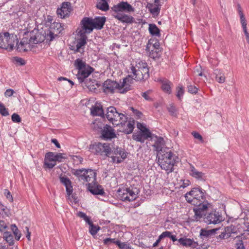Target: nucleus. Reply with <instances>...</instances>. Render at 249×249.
I'll return each instance as SVG.
<instances>
[{"instance_id": "obj_1", "label": "nucleus", "mask_w": 249, "mask_h": 249, "mask_svg": "<svg viewBox=\"0 0 249 249\" xmlns=\"http://www.w3.org/2000/svg\"><path fill=\"white\" fill-rule=\"evenodd\" d=\"M158 163L167 174L174 171V166L178 157L169 149H165L157 153Z\"/></svg>"}, {"instance_id": "obj_2", "label": "nucleus", "mask_w": 249, "mask_h": 249, "mask_svg": "<svg viewBox=\"0 0 249 249\" xmlns=\"http://www.w3.org/2000/svg\"><path fill=\"white\" fill-rule=\"evenodd\" d=\"M130 70L132 74L128 75L126 77H130L131 80L130 82H127L129 85V90L131 89V84L133 83V80L137 81H144L147 79L149 76V69L147 64L145 62L139 61L135 65L132 66Z\"/></svg>"}, {"instance_id": "obj_3", "label": "nucleus", "mask_w": 249, "mask_h": 249, "mask_svg": "<svg viewBox=\"0 0 249 249\" xmlns=\"http://www.w3.org/2000/svg\"><path fill=\"white\" fill-rule=\"evenodd\" d=\"M129 80H131L130 77H125L123 79V82L120 84L116 81L107 80L103 84L104 91L113 93L117 91L121 93H124L129 90V85L126 84L127 82H130Z\"/></svg>"}, {"instance_id": "obj_4", "label": "nucleus", "mask_w": 249, "mask_h": 249, "mask_svg": "<svg viewBox=\"0 0 249 249\" xmlns=\"http://www.w3.org/2000/svg\"><path fill=\"white\" fill-rule=\"evenodd\" d=\"M74 65L78 70L76 75L79 83L84 82L93 71L92 67L87 65L84 61L79 58L74 61Z\"/></svg>"}, {"instance_id": "obj_5", "label": "nucleus", "mask_w": 249, "mask_h": 249, "mask_svg": "<svg viewBox=\"0 0 249 249\" xmlns=\"http://www.w3.org/2000/svg\"><path fill=\"white\" fill-rule=\"evenodd\" d=\"M106 117L110 123L116 125H125L127 120V117L124 114L119 113L114 107H107Z\"/></svg>"}, {"instance_id": "obj_6", "label": "nucleus", "mask_w": 249, "mask_h": 249, "mask_svg": "<svg viewBox=\"0 0 249 249\" xmlns=\"http://www.w3.org/2000/svg\"><path fill=\"white\" fill-rule=\"evenodd\" d=\"M72 173L77 177L79 180H82L84 183L88 182V185L90 183L94 184L96 182V173L93 170L73 169Z\"/></svg>"}, {"instance_id": "obj_7", "label": "nucleus", "mask_w": 249, "mask_h": 249, "mask_svg": "<svg viewBox=\"0 0 249 249\" xmlns=\"http://www.w3.org/2000/svg\"><path fill=\"white\" fill-rule=\"evenodd\" d=\"M185 197L188 203L193 205L201 204L206 199L204 193L200 188L192 189L185 194Z\"/></svg>"}, {"instance_id": "obj_8", "label": "nucleus", "mask_w": 249, "mask_h": 249, "mask_svg": "<svg viewBox=\"0 0 249 249\" xmlns=\"http://www.w3.org/2000/svg\"><path fill=\"white\" fill-rule=\"evenodd\" d=\"M90 151L97 155L109 157L111 154V147L108 143L98 142L89 146Z\"/></svg>"}, {"instance_id": "obj_9", "label": "nucleus", "mask_w": 249, "mask_h": 249, "mask_svg": "<svg viewBox=\"0 0 249 249\" xmlns=\"http://www.w3.org/2000/svg\"><path fill=\"white\" fill-rule=\"evenodd\" d=\"M15 43L17 44V39H15L13 36L10 37L9 33L0 34V48L12 50Z\"/></svg>"}, {"instance_id": "obj_10", "label": "nucleus", "mask_w": 249, "mask_h": 249, "mask_svg": "<svg viewBox=\"0 0 249 249\" xmlns=\"http://www.w3.org/2000/svg\"><path fill=\"white\" fill-rule=\"evenodd\" d=\"M113 13H122V12L131 13L135 11L131 5L127 1H121L111 7Z\"/></svg>"}, {"instance_id": "obj_11", "label": "nucleus", "mask_w": 249, "mask_h": 249, "mask_svg": "<svg viewBox=\"0 0 249 249\" xmlns=\"http://www.w3.org/2000/svg\"><path fill=\"white\" fill-rule=\"evenodd\" d=\"M119 194L123 201H131L137 197L138 193L130 188H127L123 190H118Z\"/></svg>"}, {"instance_id": "obj_12", "label": "nucleus", "mask_w": 249, "mask_h": 249, "mask_svg": "<svg viewBox=\"0 0 249 249\" xmlns=\"http://www.w3.org/2000/svg\"><path fill=\"white\" fill-rule=\"evenodd\" d=\"M78 35L80 37L76 40L75 46H71V50H73L74 53H82L84 52L85 47L87 43V36L86 35L84 34V33H78Z\"/></svg>"}, {"instance_id": "obj_13", "label": "nucleus", "mask_w": 249, "mask_h": 249, "mask_svg": "<svg viewBox=\"0 0 249 249\" xmlns=\"http://www.w3.org/2000/svg\"><path fill=\"white\" fill-rule=\"evenodd\" d=\"M81 28L79 30L78 33H83L86 35V33H90L93 30V24L92 23V18L85 17L82 19L81 21Z\"/></svg>"}, {"instance_id": "obj_14", "label": "nucleus", "mask_w": 249, "mask_h": 249, "mask_svg": "<svg viewBox=\"0 0 249 249\" xmlns=\"http://www.w3.org/2000/svg\"><path fill=\"white\" fill-rule=\"evenodd\" d=\"M111 154H112L111 156V161L113 163H120L126 157V153L119 147H117L114 151L111 150Z\"/></svg>"}, {"instance_id": "obj_15", "label": "nucleus", "mask_w": 249, "mask_h": 249, "mask_svg": "<svg viewBox=\"0 0 249 249\" xmlns=\"http://www.w3.org/2000/svg\"><path fill=\"white\" fill-rule=\"evenodd\" d=\"M204 221L208 224H216L222 221V216L219 212L213 211L206 216Z\"/></svg>"}, {"instance_id": "obj_16", "label": "nucleus", "mask_w": 249, "mask_h": 249, "mask_svg": "<svg viewBox=\"0 0 249 249\" xmlns=\"http://www.w3.org/2000/svg\"><path fill=\"white\" fill-rule=\"evenodd\" d=\"M70 3L69 2H63L61 7L57 10V14L58 17L64 18L68 16L70 13Z\"/></svg>"}, {"instance_id": "obj_17", "label": "nucleus", "mask_w": 249, "mask_h": 249, "mask_svg": "<svg viewBox=\"0 0 249 249\" xmlns=\"http://www.w3.org/2000/svg\"><path fill=\"white\" fill-rule=\"evenodd\" d=\"M84 82L86 86L90 91L94 92H97L99 91L98 89L101 87V85L95 80L89 78V80L86 79Z\"/></svg>"}, {"instance_id": "obj_18", "label": "nucleus", "mask_w": 249, "mask_h": 249, "mask_svg": "<svg viewBox=\"0 0 249 249\" xmlns=\"http://www.w3.org/2000/svg\"><path fill=\"white\" fill-rule=\"evenodd\" d=\"M102 135L105 139H111L116 136L114 129L107 124L105 126L102 130Z\"/></svg>"}, {"instance_id": "obj_19", "label": "nucleus", "mask_w": 249, "mask_h": 249, "mask_svg": "<svg viewBox=\"0 0 249 249\" xmlns=\"http://www.w3.org/2000/svg\"><path fill=\"white\" fill-rule=\"evenodd\" d=\"M112 16L120 21L126 23H131L133 21V18L132 16H128L124 13H112Z\"/></svg>"}, {"instance_id": "obj_20", "label": "nucleus", "mask_w": 249, "mask_h": 249, "mask_svg": "<svg viewBox=\"0 0 249 249\" xmlns=\"http://www.w3.org/2000/svg\"><path fill=\"white\" fill-rule=\"evenodd\" d=\"M165 142L163 138L160 137H156V140H155L154 144L153 146L154 147L155 150L157 152V153L161 152L163 150L165 149H169L167 147H164Z\"/></svg>"}, {"instance_id": "obj_21", "label": "nucleus", "mask_w": 249, "mask_h": 249, "mask_svg": "<svg viewBox=\"0 0 249 249\" xmlns=\"http://www.w3.org/2000/svg\"><path fill=\"white\" fill-rule=\"evenodd\" d=\"M159 43L158 41H155L154 43L149 41L147 44L146 50L148 52H149V56L151 57H155L156 56L154 54V53H156V54L158 53V50H159Z\"/></svg>"}, {"instance_id": "obj_22", "label": "nucleus", "mask_w": 249, "mask_h": 249, "mask_svg": "<svg viewBox=\"0 0 249 249\" xmlns=\"http://www.w3.org/2000/svg\"><path fill=\"white\" fill-rule=\"evenodd\" d=\"M60 180L65 186L68 199H70V196L72 194L73 191L71 181L66 177H60Z\"/></svg>"}, {"instance_id": "obj_23", "label": "nucleus", "mask_w": 249, "mask_h": 249, "mask_svg": "<svg viewBox=\"0 0 249 249\" xmlns=\"http://www.w3.org/2000/svg\"><path fill=\"white\" fill-rule=\"evenodd\" d=\"M94 184L91 183L89 184L88 189L89 191L93 195H103L105 194L104 189L102 188L101 186L97 185L94 186Z\"/></svg>"}, {"instance_id": "obj_24", "label": "nucleus", "mask_w": 249, "mask_h": 249, "mask_svg": "<svg viewBox=\"0 0 249 249\" xmlns=\"http://www.w3.org/2000/svg\"><path fill=\"white\" fill-rule=\"evenodd\" d=\"M17 50L20 52H25L27 51L28 48H30V46L28 43V38H23L20 41V43L18 44Z\"/></svg>"}, {"instance_id": "obj_25", "label": "nucleus", "mask_w": 249, "mask_h": 249, "mask_svg": "<svg viewBox=\"0 0 249 249\" xmlns=\"http://www.w3.org/2000/svg\"><path fill=\"white\" fill-rule=\"evenodd\" d=\"M106 22V18L104 17H98L94 19H92V23L94 29H101Z\"/></svg>"}, {"instance_id": "obj_26", "label": "nucleus", "mask_w": 249, "mask_h": 249, "mask_svg": "<svg viewBox=\"0 0 249 249\" xmlns=\"http://www.w3.org/2000/svg\"><path fill=\"white\" fill-rule=\"evenodd\" d=\"M190 174L191 176L194 178H197V179L203 180H205V174L204 173L198 171L193 166L191 165V170Z\"/></svg>"}, {"instance_id": "obj_27", "label": "nucleus", "mask_w": 249, "mask_h": 249, "mask_svg": "<svg viewBox=\"0 0 249 249\" xmlns=\"http://www.w3.org/2000/svg\"><path fill=\"white\" fill-rule=\"evenodd\" d=\"M214 74L215 75V80L219 83H223L225 81V76L223 72L219 69L214 70Z\"/></svg>"}, {"instance_id": "obj_28", "label": "nucleus", "mask_w": 249, "mask_h": 249, "mask_svg": "<svg viewBox=\"0 0 249 249\" xmlns=\"http://www.w3.org/2000/svg\"><path fill=\"white\" fill-rule=\"evenodd\" d=\"M108 0H98L97 7L102 11H106L108 10L109 6L107 3Z\"/></svg>"}, {"instance_id": "obj_29", "label": "nucleus", "mask_w": 249, "mask_h": 249, "mask_svg": "<svg viewBox=\"0 0 249 249\" xmlns=\"http://www.w3.org/2000/svg\"><path fill=\"white\" fill-rule=\"evenodd\" d=\"M91 113L93 116H102L104 115V111L102 107L100 106H96L93 107L90 109Z\"/></svg>"}, {"instance_id": "obj_30", "label": "nucleus", "mask_w": 249, "mask_h": 249, "mask_svg": "<svg viewBox=\"0 0 249 249\" xmlns=\"http://www.w3.org/2000/svg\"><path fill=\"white\" fill-rule=\"evenodd\" d=\"M149 31L152 36H160V29L154 24H150L149 25Z\"/></svg>"}, {"instance_id": "obj_31", "label": "nucleus", "mask_w": 249, "mask_h": 249, "mask_svg": "<svg viewBox=\"0 0 249 249\" xmlns=\"http://www.w3.org/2000/svg\"><path fill=\"white\" fill-rule=\"evenodd\" d=\"M216 230V229H212L209 230L201 229L200 235L202 238H207L214 234Z\"/></svg>"}, {"instance_id": "obj_32", "label": "nucleus", "mask_w": 249, "mask_h": 249, "mask_svg": "<svg viewBox=\"0 0 249 249\" xmlns=\"http://www.w3.org/2000/svg\"><path fill=\"white\" fill-rule=\"evenodd\" d=\"M178 241L180 245L185 247H190L193 243V240L187 238H180Z\"/></svg>"}, {"instance_id": "obj_33", "label": "nucleus", "mask_w": 249, "mask_h": 249, "mask_svg": "<svg viewBox=\"0 0 249 249\" xmlns=\"http://www.w3.org/2000/svg\"><path fill=\"white\" fill-rule=\"evenodd\" d=\"M237 221H240V222L243 223L244 226L243 229H244V231H249V214H246L244 217L243 220L239 219Z\"/></svg>"}, {"instance_id": "obj_34", "label": "nucleus", "mask_w": 249, "mask_h": 249, "mask_svg": "<svg viewBox=\"0 0 249 249\" xmlns=\"http://www.w3.org/2000/svg\"><path fill=\"white\" fill-rule=\"evenodd\" d=\"M126 123V128L124 129V132L126 134H130L132 132L134 128V121H129L128 122H126L125 123Z\"/></svg>"}, {"instance_id": "obj_35", "label": "nucleus", "mask_w": 249, "mask_h": 249, "mask_svg": "<svg viewBox=\"0 0 249 249\" xmlns=\"http://www.w3.org/2000/svg\"><path fill=\"white\" fill-rule=\"evenodd\" d=\"M3 238L10 246L14 244L13 236L10 232H5L3 234Z\"/></svg>"}, {"instance_id": "obj_36", "label": "nucleus", "mask_w": 249, "mask_h": 249, "mask_svg": "<svg viewBox=\"0 0 249 249\" xmlns=\"http://www.w3.org/2000/svg\"><path fill=\"white\" fill-rule=\"evenodd\" d=\"M150 12L155 15H158L160 13V2L158 3H155L154 2V5H152L150 9Z\"/></svg>"}, {"instance_id": "obj_37", "label": "nucleus", "mask_w": 249, "mask_h": 249, "mask_svg": "<svg viewBox=\"0 0 249 249\" xmlns=\"http://www.w3.org/2000/svg\"><path fill=\"white\" fill-rule=\"evenodd\" d=\"M201 204H198V205H194L195 206H197V208L199 210L202 211L204 213L206 211L208 207V206L210 205L207 201L205 199L204 202L200 203Z\"/></svg>"}, {"instance_id": "obj_38", "label": "nucleus", "mask_w": 249, "mask_h": 249, "mask_svg": "<svg viewBox=\"0 0 249 249\" xmlns=\"http://www.w3.org/2000/svg\"><path fill=\"white\" fill-rule=\"evenodd\" d=\"M161 88L164 92L168 94L171 93V83L170 82L167 81L163 82Z\"/></svg>"}, {"instance_id": "obj_39", "label": "nucleus", "mask_w": 249, "mask_h": 249, "mask_svg": "<svg viewBox=\"0 0 249 249\" xmlns=\"http://www.w3.org/2000/svg\"><path fill=\"white\" fill-rule=\"evenodd\" d=\"M11 230L15 235V239L17 240H19L21 237V234L15 224L11 225Z\"/></svg>"}, {"instance_id": "obj_40", "label": "nucleus", "mask_w": 249, "mask_h": 249, "mask_svg": "<svg viewBox=\"0 0 249 249\" xmlns=\"http://www.w3.org/2000/svg\"><path fill=\"white\" fill-rule=\"evenodd\" d=\"M12 61L19 66H23L26 64V61L22 58L18 57L17 56L13 57L12 58Z\"/></svg>"}, {"instance_id": "obj_41", "label": "nucleus", "mask_w": 249, "mask_h": 249, "mask_svg": "<svg viewBox=\"0 0 249 249\" xmlns=\"http://www.w3.org/2000/svg\"><path fill=\"white\" fill-rule=\"evenodd\" d=\"M50 28L51 30L53 31H55V29H56V34H59L62 30V29H61V24L58 22L53 23Z\"/></svg>"}, {"instance_id": "obj_42", "label": "nucleus", "mask_w": 249, "mask_h": 249, "mask_svg": "<svg viewBox=\"0 0 249 249\" xmlns=\"http://www.w3.org/2000/svg\"><path fill=\"white\" fill-rule=\"evenodd\" d=\"M239 15L240 17L241 23L242 24V27L244 30L247 29V22L245 17L244 15L242 10L241 9L239 10Z\"/></svg>"}, {"instance_id": "obj_43", "label": "nucleus", "mask_w": 249, "mask_h": 249, "mask_svg": "<svg viewBox=\"0 0 249 249\" xmlns=\"http://www.w3.org/2000/svg\"><path fill=\"white\" fill-rule=\"evenodd\" d=\"M194 211L195 212L194 217L196 220H198L201 218L202 217L203 215L204 214V213L202 211L199 210L197 208L194 209Z\"/></svg>"}, {"instance_id": "obj_44", "label": "nucleus", "mask_w": 249, "mask_h": 249, "mask_svg": "<svg viewBox=\"0 0 249 249\" xmlns=\"http://www.w3.org/2000/svg\"><path fill=\"white\" fill-rule=\"evenodd\" d=\"M141 133H142V135L143 136V138H144L145 140L147 139L148 138L151 137V132L146 127H143L142 129H141Z\"/></svg>"}, {"instance_id": "obj_45", "label": "nucleus", "mask_w": 249, "mask_h": 249, "mask_svg": "<svg viewBox=\"0 0 249 249\" xmlns=\"http://www.w3.org/2000/svg\"><path fill=\"white\" fill-rule=\"evenodd\" d=\"M133 138L134 140H136L138 142H143L145 141L144 138H143V136L142 135L141 132L139 133L133 134Z\"/></svg>"}, {"instance_id": "obj_46", "label": "nucleus", "mask_w": 249, "mask_h": 249, "mask_svg": "<svg viewBox=\"0 0 249 249\" xmlns=\"http://www.w3.org/2000/svg\"><path fill=\"white\" fill-rule=\"evenodd\" d=\"M0 113L1 115L7 116L9 115L8 109L4 107V105L0 102Z\"/></svg>"}, {"instance_id": "obj_47", "label": "nucleus", "mask_w": 249, "mask_h": 249, "mask_svg": "<svg viewBox=\"0 0 249 249\" xmlns=\"http://www.w3.org/2000/svg\"><path fill=\"white\" fill-rule=\"evenodd\" d=\"M100 228L98 226H94L93 224L89 226V232L92 235H95L100 230Z\"/></svg>"}, {"instance_id": "obj_48", "label": "nucleus", "mask_w": 249, "mask_h": 249, "mask_svg": "<svg viewBox=\"0 0 249 249\" xmlns=\"http://www.w3.org/2000/svg\"><path fill=\"white\" fill-rule=\"evenodd\" d=\"M55 154L53 152H48L46 154L45 159L49 160V161L55 162Z\"/></svg>"}, {"instance_id": "obj_49", "label": "nucleus", "mask_w": 249, "mask_h": 249, "mask_svg": "<svg viewBox=\"0 0 249 249\" xmlns=\"http://www.w3.org/2000/svg\"><path fill=\"white\" fill-rule=\"evenodd\" d=\"M11 119L14 123H20L21 121V118L17 113H14L11 116Z\"/></svg>"}, {"instance_id": "obj_50", "label": "nucleus", "mask_w": 249, "mask_h": 249, "mask_svg": "<svg viewBox=\"0 0 249 249\" xmlns=\"http://www.w3.org/2000/svg\"><path fill=\"white\" fill-rule=\"evenodd\" d=\"M188 91L192 94H196L197 92V88L194 86L189 85L187 87Z\"/></svg>"}, {"instance_id": "obj_51", "label": "nucleus", "mask_w": 249, "mask_h": 249, "mask_svg": "<svg viewBox=\"0 0 249 249\" xmlns=\"http://www.w3.org/2000/svg\"><path fill=\"white\" fill-rule=\"evenodd\" d=\"M168 110L169 112L170 113L171 115L172 116H176L177 115V110L175 106L172 105H171L168 107Z\"/></svg>"}, {"instance_id": "obj_52", "label": "nucleus", "mask_w": 249, "mask_h": 249, "mask_svg": "<svg viewBox=\"0 0 249 249\" xmlns=\"http://www.w3.org/2000/svg\"><path fill=\"white\" fill-rule=\"evenodd\" d=\"M56 164L55 162L49 161V160L45 159V165L49 168H53Z\"/></svg>"}, {"instance_id": "obj_53", "label": "nucleus", "mask_w": 249, "mask_h": 249, "mask_svg": "<svg viewBox=\"0 0 249 249\" xmlns=\"http://www.w3.org/2000/svg\"><path fill=\"white\" fill-rule=\"evenodd\" d=\"M64 155V154L62 153L55 154V162L56 161H58L59 162L62 161V159H65Z\"/></svg>"}, {"instance_id": "obj_54", "label": "nucleus", "mask_w": 249, "mask_h": 249, "mask_svg": "<svg viewBox=\"0 0 249 249\" xmlns=\"http://www.w3.org/2000/svg\"><path fill=\"white\" fill-rule=\"evenodd\" d=\"M192 134L195 139H197L202 142L203 141L202 136L199 133L194 131L192 133Z\"/></svg>"}, {"instance_id": "obj_55", "label": "nucleus", "mask_w": 249, "mask_h": 249, "mask_svg": "<svg viewBox=\"0 0 249 249\" xmlns=\"http://www.w3.org/2000/svg\"><path fill=\"white\" fill-rule=\"evenodd\" d=\"M171 232L169 231H165L163 232L159 236L160 238L162 239L165 237H170L171 235Z\"/></svg>"}, {"instance_id": "obj_56", "label": "nucleus", "mask_w": 249, "mask_h": 249, "mask_svg": "<svg viewBox=\"0 0 249 249\" xmlns=\"http://www.w3.org/2000/svg\"><path fill=\"white\" fill-rule=\"evenodd\" d=\"M184 94V90L182 89V88H178V89L177 93V97L178 98V99H180L181 97L183 96Z\"/></svg>"}, {"instance_id": "obj_57", "label": "nucleus", "mask_w": 249, "mask_h": 249, "mask_svg": "<svg viewBox=\"0 0 249 249\" xmlns=\"http://www.w3.org/2000/svg\"><path fill=\"white\" fill-rule=\"evenodd\" d=\"M54 32H55V31L51 30L50 31L49 33L47 35L48 37H49V39L51 41L53 40L55 36H56V35L57 34L56 33V34H55Z\"/></svg>"}, {"instance_id": "obj_58", "label": "nucleus", "mask_w": 249, "mask_h": 249, "mask_svg": "<svg viewBox=\"0 0 249 249\" xmlns=\"http://www.w3.org/2000/svg\"><path fill=\"white\" fill-rule=\"evenodd\" d=\"M231 228L230 226H228L225 228L224 232L227 235H228V238L231 236V233H233Z\"/></svg>"}, {"instance_id": "obj_59", "label": "nucleus", "mask_w": 249, "mask_h": 249, "mask_svg": "<svg viewBox=\"0 0 249 249\" xmlns=\"http://www.w3.org/2000/svg\"><path fill=\"white\" fill-rule=\"evenodd\" d=\"M236 249H245L242 240H239L238 242L236 243Z\"/></svg>"}, {"instance_id": "obj_60", "label": "nucleus", "mask_w": 249, "mask_h": 249, "mask_svg": "<svg viewBox=\"0 0 249 249\" xmlns=\"http://www.w3.org/2000/svg\"><path fill=\"white\" fill-rule=\"evenodd\" d=\"M4 194L5 195V196H6L7 198L10 201H12L13 200V197L12 196V195H11V193L10 192L5 189L4 190Z\"/></svg>"}, {"instance_id": "obj_61", "label": "nucleus", "mask_w": 249, "mask_h": 249, "mask_svg": "<svg viewBox=\"0 0 249 249\" xmlns=\"http://www.w3.org/2000/svg\"><path fill=\"white\" fill-rule=\"evenodd\" d=\"M14 91L12 89H8L6 90L4 93V95L6 97H10L13 95L14 93Z\"/></svg>"}, {"instance_id": "obj_62", "label": "nucleus", "mask_w": 249, "mask_h": 249, "mask_svg": "<svg viewBox=\"0 0 249 249\" xmlns=\"http://www.w3.org/2000/svg\"><path fill=\"white\" fill-rule=\"evenodd\" d=\"M230 226V228H231V229H232V232L233 233H236L238 232H239L238 231L237 228H237V227H236V223H234L233 224H231Z\"/></svg>"}, {"instance_id": "obj_63", "label": "nucleus", "mask_w": 249, "mask_h": 249, "mask_svg": "<svg viewBox=\"0 0 249 249\" xmlns=\"http://www.w3.org/2000/svg\"><path fill=\"white\" fill-rule=\"evenodd\" d=\"M36 38V36H31L30 39L28 40V43L30 46L33 47L34 43H35V38Z\"/></svg>"}, {"instance_id": "obj_64", "label": "nucleus", "mask_w": 249, "mask_h": 249, "mask_svg": "<svg viewBox=\"0 0 249 249\" xmlns=\"http://www.w3.org/2000/svg\"><path fill=\"white\" fill-rule=\"evenodd\" d=\"M7 228L6 224L3 221H0V231H3Z\"/></svg>"}]
</instances>
